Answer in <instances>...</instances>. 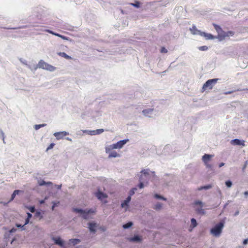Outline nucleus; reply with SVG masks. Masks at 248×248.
<instances>
[{
	"mask_svg": "<svg viewBox=\"0 0 248 248\" xmlns=\"http://www.w3.org/2000/svg\"><path fill=\"white\" fill-rule=\"evenodd\" d=\"M194 204L196 205H200V207L199 208H197L196 209V212L199 214H204V211L203 210V209H202V202L201 201H195L194 202Z\"/></svg>",
	"mask_w": 248,
	"mask_h": 248,
	"instance_id": "obj_11",
	"label": "nucleus"
},
{
	"mask_svg": "<svg viewBox=\"0 0 248 248\" xmlns=\"http://www.w3.org/2000/svg\"><path fill=\"white\" fill-rule=\"evenodd\" d=\"M61 185H60V186H58V187L59 188H61Z\"/></svg>",
	"mask_w": 248,
	"mask_h": 248,
	"instance_id": "obj_52",
	"label": "nucleus"
},
{
	"mask_svg": "<svg viewBox=\"0 0 248 248\" xmlns=\"http://www.w3.org/2000/svg\"><path fill=\"white\" fill-rule=\"evenodd\" d=\"M45 31L47 32H48L51 34H53L54 35H55L56 36H58V37H59L60 38H61L62 39H63V40H68V38L65 36H63V35H62L61 34H60L59 33H56L51 30H45Z\"/></svg>",
	"mask_w": 248,
	"mask_h": 248,
	"instance_id": "obj_14",
	"label": "nucleus"
},
{
	"mask_svg": "<svg viewBox=\"0 0 248 248\" xmlns=\"http://www.w3.org/2000/svg\"><path fill=\"white\" fill-rule=\"evenodd\" d=\"M160 52L162 53H166L168 52V50L165 47H162L160 49Z\"/></svg>",
	"mask_w": 248,
	"mask_h": 248,
	"instance_id": "obj_36",
	"label": "nucleus"
},
{
	"mask_svg": "<svg viewBox=\"0 0 248 248\" xmlns=\"http://www.w3.org/2000/svg\"><path fill=\"white\" fill-rule=\"evenodd\" d=\"M29 220H30V219H28V218H26V221H25V223L24 224V225H25L27 224L28 223H29Z\"/></svg>",
	"mask_w": 248,
	"mask_h": 248,
	"instance_id": "obj_44",
	"label": "nucleus"
},
{
	"mask_svg": "<svg viewBox=\"0 0 248 248\" xmlns=\"http://www.w3.org/2000/svg\"><path fill=\"white\" fill-rule=\"evenodd\" d=\"M133 223L131 222H129L123 225V228L124 229H127L129 228L132 225Z\"/></svg>",
	"mask_w": 248,
	"mask_h": 248,
	"instance_id": "obj_31",
	"label": "nucleus"
},
{
	"mask_svg": "<svg viewBox=\"0 0 248 248\" xmlns=\"http://www.w3.org/2000/svg\"><path fill=\"white\" fill-rule=\"evenodd\" d=\"M141 173H143V175H141L140 179V183L139 185V187L140 188H142L143 187L144 185L142 181L146 180L148 179L149 177V173L148 172V170H143L141 171Z\"/></svg>",
	"mask_w": 248,
	"mask_h": 248,
	"instance_id": "obj_7",
	"label": "nucleus"
},
{
	"mask_svg": "<svg viewBox=\"0 0 248 248\" xmlns=\"http://www.w3.org/2000/svg\"><path fill=\"white\" fill-rule=\"evenodd\" d=\"M96 227L95 223H90L89 224V228L91 232H95Z\"/></svg>",
	"mask_w": 248,
	"mask_h": 248,
	"instance_id": "obj_20",
	"label": "nucleus"
},
{
	"mask_svg": "<svg viewBox=\"0 0 248 248\" xmlns=\"http://www.w3.org/2000/svg\"><path fill=\"white\" fill-rule=\"evenodd\" d=\"M128 239L131 242H138L140 241L141 240L140 237L138 235L135 236L133 237H131Z\"/></svg>",
	"mask_w": 248,
	"mask_h": 248,
	"instance_id": "obj_21",
	"label": "nucleus"
},
{
	"mask_svg": "<svg viewBox=\"0 0 248 248\" xmlns=\"http://www.w3.org/2000/svg\"><path fill=\"white\" fill-rule=\"evenodd\" d=\"M46 125V124H36L34 126V128L36 130H38L40 128L44 127Z\"/></svg>",
	"mask_w": 248,
	"mask_h": 248,
	"instance_id": "obj_32",
	"label": "nucleus"
},
{
	"mask_svg": "<svg viewBox=\"0 0 248 248\" xmlns=\"http://www.w3.org/2000/svg\"><path fill=\"white\" fill-rule=\"evenodd\" d=\"M231 143L232 145H241L242 146H245V141L241 140L239 139H234L231 140Z\"/></svg>",
	"mask_w": 248,
	"mask_h": 248,
	"instance_id": "obj_12",
	"label": "nucleus"
},
{
	"mask_svg": "<svg viewBox=\"0 0 248 248\" xmlns=\"http://www.w3.org/2000/svg\"><path fill=\"white\" fill-rule=\"evenodd\" d=\"M234 91H229V92H225L224 93L225 94H231V93H233Z\"/></svg>",
	"mask_w": 248,
	"mask_h": 248,
	"instance_id": "obj_42",
	"label": "nucleus"
},
{
	"mask_svg": "<svg viewBox=\"0 0 248 248\" xmlns=\"http://www.w3.org/2000/svg\"><path fill=\"white\" fill-rule=\"evenodd\" d=\"M16 226L17 227H23L25 225H23V226H21V225L20 224H16Z\"/></svg>",
	"mask_w": 248,
	"mask_h": 248,
	"instance_id": "obj_48",
	"label": "nucleus"
},
{
	"mask_svg": "<svg viewBox=\"0 0 248 248\" xmlns=\"http://www.w3.org/2000/svg\"><path fill=\"white\" fill-rule=\"evenodd\" d=\"M80 240L78 239H71L69 240V243L72 244L73 246L79 243Z\"/></svg>",
	"mask_w": 248,
	"mask_h": 248,
	"instance_id": "obj_22",
	"label": "nucleus"
},
{
	"mask_svg": "<svg viewBox=\"0 0 248 248\" xmlns=\"http://www.w3.org/2000/svg\"><path fill=\"white\" fill-rule=\"evenodd\" d=\"M190 30L193 34H197L198 32H200L199 31H198L195 26H193L191 29H190Z\"/></svg>",
	"mask_w": 248,
	"mask_h": 248,
	"instance_id": "obj_27",
	"label": "nucleus"
},
{
	"mask_svg": "<svg viewBox=\"0 0 248 248\" xmlns=\"http://www.w3.org/2000/svg\"><path fill=\"white\" fill-rule=\"evenodd\" d=\"M103 132H104L103 129H97L96 130L93 131L92 134H93V135L100 134L101 133H102Z\"/></svg>",
	"mask_w": 248,
	"mask_h": 248,
	"instance_id": "obj_25",
	"label": "nucleus"
},
{
	"mask_svg": "<svg viewBox=\"0 0 248 248\" xmlns=\"http://www.w3.org/2000/svg\"><path fill=\"white\" fill-rule=\"evenodd\" d=\"M58 54L62 57H63L67 60H71L72 59L71 57L69 56V55H67L65 52H59Z\"/></svg>",
	"mask_w": 248,
	"mask_h": 248,
	"instance_id": "obj_19",
	"label": "nucleus"
},
{
	"mask_svg": "<svg viewBox=\"0 0 248 248\" xmlns=\"http://www.w3.org/2000/svg\"><path fill=\"white\" fill-rule=\"evenodd\" d=\"M248 239H245L244 240V241H243V244L244 245H246V244H247L248 243Z\"/></svg>",
	"mask_w": 248,
	"mask_h": 248,
	"instance_id": "obj_45",
	"label": "nucleus"
},
{
	"mask_svg": "<svg viewBox=\"0 0 248 248\" xmlns=\"http://www.w3.org/2000/svg\"><path fill=\"white\" fill-rule=\"evenodd\" d=\"M55 144L54 143H51L48 147L46 149V151H48L49 150L52 149L54 146Z\"/></svg>",
	"mask_w": 248,
	"mask_h": 248,
	"instance_id": "obj_39",
	"label": "nucleus"
},
{
	"mask_svg": "<svg viewBox=\"0 0 248 248\" xmlns=\"http://www.w3.org/2000/svg\"><path fill=\"white\" fill-rule=\"evenodd\" d=\"M53 239L55 241V243L56 244L59 245L61 247H64V242L61 239L60 237L53 238Z\"/></svg>",
	"mask_w": 248,
	"mask_h": 248,
	"instance_id": "obj_15",
	"label": "nucleus"
},
{
	"mask_svg": "<svg viewBox=\"0 0 248 248\" xmlns=\"http://www.w3.org/2000/svg\"><path fill=\"white\" fill-rule=\"evenodd\" d=\"M212 187V186L211 185H207L204 186H201L198 188L199 190H201L202 189H208Z\"/></svg>",
	"mask_w": 248,
	"mask_h": 248,
	"instance_id": "obj_28",
	"label": "nucleus"
},
{
	"mask_svg": "<svg viewBox=\"0 0 248 248\" xmlns=\"http://www.w3.org/2000/svg\"><path fill=\"white\" fill-rule=\"evenodd\" d=\"M191 226H192L193 228L197 226V221L195 219H194L193 218H192L191 219Z\"/></svg>",
	"mask_w": 248,
	"mask_h": 248,
	"instance_id": "obj_30",
	"label": "nucleus"
},
{
	"mask_svg": "<svg viewBox=\"0 0 248 248\" xmlns=\"http://www.w3.org/2000/svg\"><path fill=\"white\" fill-rule=\"evenodd\" d=\"M95 196L100 201H101L103 203H106L107 202V201L105 200L103 201L104 199H106L108 198V195L106 194H105L100 191H98L95 193Z\"/></svg>",
	"mask_w": 248,
	"mask_h": 248,
	"instance_id": "obj_8",
	"label": "nucleus"
},
{
	"mask_svg": "<svg viewBox=\"0 0 248 248\" xmlns=\"http://www.w3.org/2000/svg\"><path fill=\"white\" fill-rule=\"evenodd\" d=\"M244 195L246 196H248V191H245L244 193Z\"/></svg>",
	"mask_w": 248,
	"mask_h": 248,
	"instance_id": "obj_49",
	"label": "nucleus"
},
{
	"mask_svg": "<svg viewBox=\"0 0 248 248\" xmlns=\"http://www.w3.org/2000/svg\"><path fill=\"white\" fill-rule=\"evenodd\" d=\"M226 185L227 187H230L232 185V183L230 181H227L225 182Z\"/></svg>",
	"mask_w": 248,
	"mask_h": 248,
	"instance_id": "obj_38",
	"label": "nucleus"
},
{
	"mask_svg": "<svg viewBox=\"0 0 248 248\" xmlns=\"http://www.w3.org/2000/svg\"><path fill=\"white\" fill-rule=\"evenodd\" d=\"M200 34L202 36H204L207 39H214L215 37L211 34L206 33L205 32H201Z\"/></svg>",
	"mask_w": 248,
	"mask_h": 248,
	"instance_id": "obj_18",
	"label": "nucleus"
},
{
	"mask_svg": "<svg viewBox=\"0 0 248 248\" xmlns=\"http://www.w3.org/2000/svg\"><path fill=\"white\" fill-rule=\"evenodd\" d=\"M27 215H28L27 218H28V219H30L32 217V215L29 213H27Z\"/></svg>",
	"mask_w": 248,
	"mask_h": 248,
	"instance_id": "obj_43",
	"label": "nucleus"
},
{
	"mask_svg": "<svg viewBox=\"0 0 248 248\" xmlns=\"http://www.w3.org/2000/svg\"><path fill=\"white\" fill-rule=\"evenodd\" d=\"M67 135L68 133L65 131L56 132L54 134L57 140H60Z\"/></svg>",
	"mask_w": 248,
	"mask_h": 248,
	"instance_id": "obj_13",
	"label": "nucleus"
},
{
	"mask_svg": "<svg viewBox=\"0 0 248 248\" xmlns=\"http://www.w3.org/2000/svg\"><path fill=\"white\" fill-rule=\"evenodd\" d=\"M34 217H38L39 218V219H41L43 218V215L41 212L40 211H36L35 213Z\"/></svg>",
	"mask_w": 248,
	"mask_h": 248,
	"instance_id": "obj_26",
	"label": "nucleus"
},
{
	"mask_svg": "<svg viewBox=\"0 0 248 248\" xmlns=\"http://www.w3.org/2000/svg\"><path fill=\"white\" fill-rule=\"evenodd\" d=\"M136 190H137L136 188H134L132 190H131L130 191V195L129 196H131V195H133L135 193V191Z\"/></svg>",
	"mask_w": 248,
	"mask_h": 248,
	"instance_id": "obj_40",
	"label": "nucleus"
},
{
	"mask_svg": "<svg viewBox=\"0 0 248 248\" xmlns=\"http://www.w3.org/2000/svg\"><path fill=\"white\" fill-rule=\"evenodd\" d=\"M20 192V190H16L14 191L13 193L12 194L11 201H12L14 199L16 194H18L19 192Z\"/></svg>",
	"mask_w": 248,
	"mask_h": 248,
	"instance_id": "obj_24",
	"label": "nucleus"
},
{
	"mask_svg": "<svg viewBox=\"0 0 248 248\" xmlns=\"http://www.w3.org/2000/svg\"><path fill=\"white\" fill-rule=\"evenodd\" d=\"M45 202V200H42L39 201L40 204L44 203Z\"/></svg>",
	"mask_w": 248,
	"mask_h": 248,
	"instance_id": "obj_47",
	"label": "nucleus"
},
{
	"mask_svg": "<svg viewBox=\"0 0 248 248\" xmlns=\"http://www.w3.org/2000/svg\"><path fill=\"white\" fill-rule=\"evenodd\" d=\"M162 204L160 203H158L155 205L154 209L155 210H159L161 208Z\"/></svg>",
	"mask_w": 248,
	"mask_h": 248,
	"instance_id": "obj_33",
	"label": "nucleus"
},
{
	"mask_svg": "<svg viewBox=\"0 0 248 248\" xmlns=\"http://www.w3.org/2000/svg\"><path fill=\"white\" fill-rule=\"evenodd\" d=\"M38 66L44 69H46L50 71H53L56 69V68L47 63L46 62L43 60L39 61L38 63Z\"/></svg>",
	"mask_w": 248,
	"mask_h": 248,
	"instance_id": "obj_6",
	"label": "nucleus"
},
{
	"mask_svg": "<svg viewBox=\"0 0 248 248\" xmlns=\"http://www.w3.org/2000/svg\"><path fill=\"white\" fill-rule=\"evenodd\" d=\"M224 165V163L222 162V163H220L219 165H218V167L219 168H221V167L223 166Z\"/></svg>",
	"mask_w": 248,
	"mask_h": 248,
	"instance_id": "obj_46",
	"label": "nucleus"
},
{
	"mask_svg": "<svg viewBox=\"0 0 248 248\" xmlns=\"http://www.w3.org/2000/svg\"><path fill=\"white\" fill-rule=\"evenodd\" d=\"M53 203H55V207L57 206V203H59V202H58L57 203L53 202Z\"/></svg>",
	"mask_w": 248,
	"mask_h": 248,
	"instance_id": "obj_51",
	"label": "nucleus"
},
{
	"mask_svg": "<svg viewBox=\"0 0 248 248\" xmlns=\"http://www.w3.org/2000/svg\"><path fill=\"white\" fill-rule=\"evenodd\" d=\"M128 140H124L117 142L116 143L113 144L108 147L106 148L107 153H109L112 149L121 148L127 141Z\"/></svg>",
	"mask_w": 248,
	"mask_h": 248,
	"instance_id": "obj_4",
	"label": "nucleus"
},
{
	"mask_svg": "<svg viewBox=\"0 0 248 248\" xmlns=\"http://www.w3.org/2000/svg\"><path fill=\"white\" fill-rule=\"evenodd\" d=\"M55 208V203H53V205L52 207V210H53Z\"/></svg>",
	"mask_w": 248,
	"mask_h": 248,
	"instance_id": "obj_50",
	"label": "nucleus"
},
{
	"mask_svg": "<svg viewBox=\"0 0 248 248\" xmlns=\"http://www.w3.org/2000/svg\"><path fill=\"white\" fill-rule=\"evenodd\" d=\"M218 79L213 78L208 80L203 85L202 89V92H204L207 90H212L213 87L217 83Z\"/></svg>",
	"mask_w": 248,
	"mask_h": 248,
	"instance_id": "obj_2",
	"label": "nucleus"
},
{
	"mask_svg": "<svg viewBox=\"0 0 248 248\" xmlns=\"http://www.w3.org/2000/svg\"><path fill=\"white\" fill-rule=\"evenodd\" d=\"M131 201L130 196H129L125 200H124L121 204V207L122 208H124L125 207L128 206V204L130 201Z\"/></svg>",
	"mask_w": 248,
	"mask_h": 248,
	"instance_id": "obj_17",
	"label": "nucleus"
},
{
	"mask_svg": "<svg viewBox=\"0 0 248 248\" xmlns=\"http://www.w3.org/2000/svg\"><path fill=\"white\" fill-rule=\"evenodd\" d=\"M234 35V32L232 31H229L227 32L223 31L222 35H220L219 36V40L222 41L227 37L232 36Z\"/></svg>",
	"mask_w": 248,
	"mask_h": 248,
	"instance_id": "obj_9",
	"label": "nucleus"
},
{
	"mask_svg": "<svg viewBox=\"0 0 248 248\" xmlns=\"http://www.w3.org/2000/svg\"><path fill=\"white\" fill-rule=\"evenodd\" d=\"M130 4L135 7L139 8L140 5V3L139 1H136L134 3H130Z\"/></svg>",
	"mask_w": 248,
	"mask_h": 248,
	"instance_id": "obj_35",
	"label": "nucleus"
},
{
	"mask_svg": "<svg viewBox=\"0 0 248 248\" xmlns=\"http://www.w3.org/2000/svg\"><path fill=\"white\" fill-rule=\"evenodd\" d=\"M154 111L153 108H148L142 110V113L145 116L150 117V115Z\"/></svg>",
	"mask_w": 248,
	"mask_h": 248,
	"instance_id": "obj_16",
	"label": "nucleus"
},
{
	"mask_svg": "<svg viewBox=\"0 0 248 248\" xmlns=\"http://www.w3.org/2000/svg\"><path fill=\"white\" fill-rule=\"evenodd\" d=\"M155 197L156 199H162V200H166V199L165 198H164L163 197L161 196H160L158 194H155Z\"/></svg>",
	"mask_w": 248,
	"mask_h": 248,
	"instance_id": "obj_37",
	"label": "nucleus"
},
{
	"mask_svg": "<svg viewBox=\"0 0 248 248\" xmlns=\"http://www.w3.org/2000/svg\"><path fill=\"white\" fill-rule=\"evenodd\" d=\"M29 210L31 213H34L35 212V208L33 206H31L29 208Z\"/></svg>",
	"mask_w": 248,
	"mask_h": 248,
	"instance_id": "obj_41",
	"label": "nucleus"
},
{
	"mask_svg": "<svg viewBox=\"0 0 248 248\" xmlns=\"http://www.w3.org/2000/svg\"><path fill=\"white\" fill-rule=\"evenodd\" d=\"M213 26L214 27L216 31H217V35L216 37L219 40V36L220 35H222L223 33V31L222 30V28L217 24L215 23L213 24Z\"/></svg>",
	"mask_w": 248,
	"mask_h": 248,
	"instance_id": "obj_10",
	"label": "nucleus"
},
{
	"mask_svg": "<svg viewBox=\"0 0 248 248\" xmlns=\"http://www.w3.org/2000/svg\"><path fill=\"white\" fill-rule=\"evenodd\" d=\"M119 156V155L115 151L111 152L108 155V158L116 157Z\"/></svg>",
	"mask_w": 248,
	"mask_h": 248,
	"instance_id": "obj_23",
	"label": "nucleus"
},
{
	"mask_svg": "<svg viewBox=\"0 0 248 248\" xmlns=\"http://www.w3.org/2000/svg\"><path fill=\"white\" fill-rule=\"evenodd\" d=\"M52 185V183L50 182H48L46 183L44 180H42L39 182L40 186H43V185Z\"/></svg>",
	"mask_w": 248,
	"mask_h": 248,
	"instance_id": "obj_29",
	"label": "nucleus"
},
{
	"mask_svg": "<svg viewBox=\"0 0 248 248\" xmlns=\"http://www.w3.org/2000/svg\"><path fill=\"white\" fill-rule=\"evenodd\" d=\"M199 49L201 51H206L208 49V47L206 46H201L199 47Z\"/></svg>",
	"mask_w": 248,
	"mask_h": 248,
	"instance_id": "obj_34",
	"label": "nucleus"
},
{
	"mask_svg": "<svg viewBox=\"0 0 248 248\" xmlns=\"http://www.w3.org/2000/svg\"><path fill=\"white\" fill-rule=\"evenodd\" d=\"M224 225V221L220 222L211 230V233L214 236H218L222 232Z\"/></svg>",
	"mask_w": 248,
	"mask_h": 248,
	"instance_id": "obj_3",
	"label": "nucleus"
},
{
	"mask_svg": "<svg viewBox=\"0 0 248 248\" xmlns=\"http://www.w3.org/2000/svg\"><path fill=\"white\" fill-rule=\"evenodd\" d=\"M213 155L205 154L202 157V160L207 168L212 169L213 165L210 163Z\"/></svg>",
	"mask_w": 248,
	"mask_h": 248,
	"instance_id": "obj_5",
	"label": "nucleus"
},
{
	"mask_svg": "<svg viewBox=\"0 0 248 248\" xmlns=\"http://www.w3.org/2000/svg\"><path fill=\"white\" fill-rule=\"evenodd\" d=\"M73 211L76 213L81 214L82 215V217L84 219L91 218V215H93L95 212V210L92 209L83 210L81 209L73 208Z\"/></svg>",
	"mask_w": 248,
	"mask_h": 248,
	"instance_id": "obj_1",
	"label": "nucleus"
}]
</instances>
